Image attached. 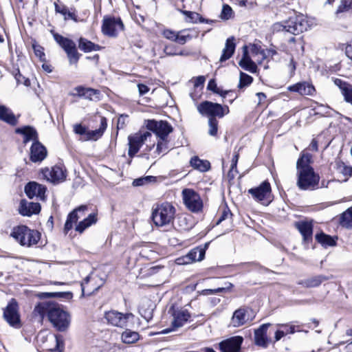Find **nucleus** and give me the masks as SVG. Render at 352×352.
<instances>
[{"label":"nucleus","mask_w":352,"mask_h":352,"mask_svg":"<svg viewBox=\"0 0 352 352\" xmlns=\"http://www.w3.org/2000/svg\"><path fill=\"white\" fill-rule=\"evenodd\" d=\"M34 313L39 315L42 318L47 316L53 327L58 331H66L70 325V314L54 301L39 302L35 306Z\"/></svg>","instance_id":"1"},{"label":"nucleus","mask_w":352,"mask_h":352,"mask_svg":"<svg viewBox=\"0 0 352 352\" xmlns=\"http://www.w3.org/2000/svg\"><path fill=\"white\" fill-rule=\"evenodd\" d=\"M312 163V155L302 152L296 162V185L300 190H312L318 185L320 177L315 173Z\"/></svg>","instance_id":"2"},{"label":"nucleus","mask_w":352,"mask_h":352,"mask_svg":"<svg viewBox=\"0 0 352 352\" xmlns=\"http://www.w3.org/2000/svg\"><path fill=\"white\" fill-rule=\"evenodd\" d=\"M308 26L307 20L302 14H300L290 17L283 23H276L274 24L273 28L276 31H285L294 35H298L306 31Z\"/></svg>","instance_id":"3"},{"label":"nucleus","mask_w":352,"mask_h":352,"mask_svg":"<svg viewBox=\"0 0 352 352\" xmlns=\"http://www.w3.org/2000/svg\"><path fill=\"white\" fill-rule=\"evenodd\" d=\"M175 214V207L168 202H164L153 208L151 217L155 226H164L173 222Z\"/></svg>","instance_id":"4"},{"label":"nucleus","mask_w":352,"mask_h":352,"mask_svg":"<svg viewBox=\"0 0 352 352\" xmlns=\"http://www.w3.org/2000/svg\"><path fill=\"white\" fill-rule=\"evenodd\" d=\"M11 236L21 245L32 246L36 245L40 240V233L34 230H30L25 226L14 228Z\"/></svg>","instance_id":"5"},{"label":"nucleus","mask_w":352,"mask_h":352,"mask_svg":"<svg viewBox=\"0 0 352 352\" xmlns=\"http://www.w3.org/2000/svg\"><path fill=\"white\" fill-rule=\"evenodd\" d=\"M50 32L53 35L55 41L66 53L69 64L76 65L81 54L78 52L75 42L55 32L54 30H51Z\"/></svg>","instance_id":"6"},{"label":"nucleus","mask_w":352,"mask_h":352,"mask_svg":"<svg viewBox=\"0 0 352 352\" xmlns=\"http://www.w3.org/2000/svg\"><path fill=\"white\" fill-rule=\"evenodd\" d=\"M197 111L202 116L215 118L216 117L221 118L230 112L228 106L221 105V104L208 100L201 102L197 106Z\"/></svg>","instance_id":"7"},{"label":"nucleus","mask_w":352,"mask_h":352,"mask_svg":"<svg viewBox=\"0 0 352 352\" xmlns=\"http://www.w3.org/2000/svg\"><path fill=\"white\" fill-rule=\"evenodd\" d=\"M146 127L148 130L154 133L158 139L166 140L168 135L173 132V128L166 120H148Z\"/></svg>","instance_id":"8"},{"label":"nucleus","mask_w":352,"mask_h":352,"mask_svg":"<svg viewBox=\"0 0 352 352\" xmlns=\"http://www.w3.org/2000/svg\"><path fill=\"white\" fill-rule=\"evenodd\" d=\"M124 26L120 18L105 16L102 20V32L104 35L116 37L119 31L124 30Z\"/></svg>","instance_id":"9"},{"label":"nucleus","mask_w":352,"mask_h":352,"mask_svg":"<svg viewBox=\"0 0 352 352\" xmlns=\"http://www.w3.org/2000/svg\"><path fill=\"white\" fill-rule=\"evenodd\" d=\"M183 200L186 208L192 212H199L203 208V201L199 195L192 189L182 191Z\"/></svg>","instance_id":"10"},{"label":"nucleus","mask_w":352,"mask_h":352,"mask_svg":"<svg viewBox=\"0 0 352 352\" xmlns=\"http://www.w3.org/2000/svg\"><path fill=\"white\" fill-rule=\"evenodd\" d=\"M3 318L12 327L19 328L21 327L19 306L16 300L12 298L3 310Z\"/></svg>","instance_id":"11"},{"label":"nucleus","mask_w":352,"mask_h":352,"mask_svg":"<svg viewBox=\"0 0 352 352\" xmlns=\"http://www.w3.org/2000/svg\"><path fill=\"white\" fill-rule=\"evenodd\" d=\"M133 317V315L131 313L122 314L116 310H110L104 313V318L107 324L120 328H125L129 319Z\"/></svg>","instance_id":"12"},{"label":"nucleus","mask_w":352,"mask_h":352,"mask_svg":"<svg viewBox=\"0 0 352 352\" xmlns=\"http://www.w3.org/2000/svg\"><path fill=\"white\" fill-rule=\"evenodd\" d=\"M271 186L267 181L263 182L258 187L248 190V193L258 201H265L268 204L271 201Z\"/></svg>","instance_id":"13"},{"label":"nucleus","mask_w":352,"mask_h":352,"mask_svg":"<svg viewBox=\"0 0 352 352\" xmlns=\"http://www.w3.org/2000/svg\"><path fill=\"white\" fill-rule=\"evenodd\" d=\"M43 174L48 181L54 184L64 182L67 177L66 169L61 164H56L50 169L47 168L43 169Z\"/></svg>","instance_id":"14"},{"label":"nucleus","mask_w":352,"mask_h":352,"mask_svg":"<svg viewBox=\"0 0 352 352\" xmlns=\"http://www.w3.org/2000/svg\"><path fill=\"white\" fill-rule=\"evenodd\" d=\"M151 135L150 132L144 133H135L133 135L129 136V157H133L139 151L140 147L143 145L148 137Z\"/></svg>","instance_id":"15"},{"label":"nucleus","mask_w":352,"mask_h":352,"mask_svg":"<svg viewBox=\"0 0 352 352\" xmlns=\"http://www.w3.org/2000/svg\"><path fill=\"white\" fill-rule=\"evenodd\" d=\"M243 338L241 336H233L221 341L219 344L221 352H241Z\"/></svg>","instance_id":"16"},{"label":"nucleus","mask_w":352,"mask_h":352,"mask_svg":"<svg viewBox=\"0 0 352 352\" xmlns=\"http://www.w3.org/2000/svg\"><path fill=\"white\" fill-rule=\"evenodd\" d=\"M173 320L172 321V328L165 329L162 333H168L179 327H182L190 317V313L185 309L175 310L173 313Z\"/></svg>","instance_id":"17"},{"label":"nucleus","mask_w":352,"mask_h":352,"mask_svg":"<svg viewBox=\"0 0 352 352\" xmlns=\"http://www.w3.org/2000/svg\"><path fill=\"white\" fill-rule=\"evenodd\" d=\"M87 210V206L81 205L75 208L68 214L64 226V232L65 234L68 233V232L73 228L74 223H76L82 215H85V212Z\"/></svg>","instance_id":"18"},{"label":"nucleus","mask_w":352,"mask_h":352,"mask_svg":"<svg viewBox=\"0 0 352 352\" xmlns=\"http://www.w3.org/2000/svg\"><path fill=\"white\" fill-rule=\"evenodd\" d=\"M75 94H72L73 96L84 98L89 100H99L100 91L98 89L85 87L83 86H78L74 88Z\"/></svg>","instance_id":"19"},{"label":"nucleus","mask_w":352,"mask_h":352,"mask_svg":"<svg viewBox=\"0 0 352 352\" xmlns=\"http://www.w3.org/2000/svg\"><path fill=\"white\" fill-rule=\"evenodd\" d=\"M47 149L40 142H33L30 148V160L34 163L41 162L47 157Z\"/></svg>","instance_id":"20"},{"label":"nucleus","mask_w":352,"mask_h":352,"mask_svg":"<svg viewBox=\"0 0 352 352\" xmlns=\"http://www.w3.org/2000/svg\"><path fill=\"white\" fill-rule=\"evenodd\" d=\"M295 227L301 234L304 242L309 243L312 241L313 223L311 221H300L295 223Z\"/></svg>","instance_id":"21"},{"label":"nucleus","mask_w":352,"mask_h":352,"mask_svg":"<svg viewBox=\"0 0 352 352\" xmlns=\"http://www.w3.org/2000/svg\"><path fill=\"white\" fill-rule=\"evenodd\" d=\"M287 89L289 91L296 92L302 96H313L316 92L314 85L306 81L291 85L287 87Z\"/></svg>","instance_id":"22"},{"label":"nucleus","mask_w":352,"mask_h":352,"mask_svg":"<svg viewBox=\"0 0 352 352\" xmlns=\"http://www.w3.org/2000/svg\"><path fill=\"white\" fill-rule=\"evenodd\" d=\"M270 326V323L263 324L254 331V342L257 346L266 348L269 344L267 337V331Z\"/></svg>","instance_id":"23"},{"label":"nucleus","mask_w":352,"mask_h":352,"mask_svg":"<svg viewBox=\"0 0 352 352\" xmlns=\"http://www.w3.org/2000/svg\"><path fill=\"white\" fill-rule=\"evenodd\" d=\"M334 84L338 87L344 100L352 105V84L345 82L340 78L333 80Z\"/></svg>","instance_id":"24"},{"label":"nucleus","mask_w":352,"mask_h":352,"mask_svg":"<svg viewBox=\"0 0 352 352\" xmlns=\"http://www.w3.org/2000/svg\"><path fill=\"white\" fill-rule=\"evenodd\" d=\"M41 205L38 203H28L25 199L21 201L19 212L23 216L30 217L33 214H38L41 211Z\"/></svg>","instance_id":"25"},{"label":"nucleus","mask_w":352,"mask_h":352,"mask_svg":"<svg viewBox=\"0 0 352 352\" xmlns=\"http://www.w3.org/2000/svg\"><path fill=\"white\" fill-rule=\"evenodd\" d=\"M15 133L24 136L23 142L25 144L30 141H33L34 142H38V133L33 126H24L23 127L16 128Z\"/></svg>","instance_id":"26"},{"label":"nucleus","mask_w":352,"mask_h":352,"mask_svg":"<svg viewBox=\"0 0 352 352\" xmlns=\"http://www.w3.org/2000/svg\"><path fill=\"white\" fill-rule=\"evenodd\" d=\"M330 278H331L329 276L320 274L307 279L300 280L298 282V285H302L305 288L317 287L320 286L322 283L328 280Z\"/></svg>","instance_id":"27"},{"label":"nucleus","mask_w":352,"mask_h":352,"mask_svg":"<svg viewBox=\"0 0 352 352\" xmlns=\"http://www.w3.org/2000/svg\"><path fill=\"white\" fill-rule=\"evenodd\" d=\"M247 309L245 307H240L235 310L231 318V324L234 327H239L244 325L247 320Z\"/></svg>","instance_id":"28"},{"label":"nucleus","mask_w":352,"mask_h":352,"mask_svg":"<svg viewBox=\"0 0 352 352\" xmlns=\"http://www.w3.org/2000/svg\"><path fill=\"white\" fill-rule=\"evenodd\" d=\"M0 120L11 126H16L18 123V120L11 109L1 104H0Z\"/></svg>","instance_id":"29"},{"label":"nucleus","mask_w":352,"mask_h":352,"mask_svg":"<svg viewBox=\"0 0 352 352\" xmlns=\"http://www.w3.org/2000/svg\"><path fill=\"white\" fill-rule=\"evenodd\" d=\"M239 65L245 70L249 71L252 73L256 72V65L249 57L246 46L243 47V57L239 61Z\"/></svg>","instance_id":"30"},{"label":"nucleus","mask_w":352,"mask_h":352,"mask_svg":"<svg viewBox=\"0 0 352 352\" xmlns=\"http://www.w3.org/2000/svg\"><path fill=\"white\" fill-rule=\"evenodd\" d=\"M234 38L230 37L226 40V45L223 50L222 54L219 60L221 62L226 61L229 59L234 52L236 45L234 42Z\"/></svg>","instance_id":"31"},{"label":"nucleus","mask_w":352,"mask_h":352,"mask_svg":"<svg viewBox=\"0 0 352 352\" xmlns=\"http://www.w3.org/2000/svg\"><path fill=\"white\" fill-rule=\"evenodd\" d=\"M78 48L85 53H88L93 51H99L101 47L85 38L81 37L78 40Z\"/></svg>","instance_id":"32"},{"label":"nucleus","mask_w":352,"mask_h":352,"mask_svg":"<svg viewBox=\"0 0 352 352\" xmlns=\"http://www.w3.org/2000/svg\"><path fill=\"white\" fill-rule=\"evenodd\" d=\"M93 282H95V278L90 276H87L84 279L83 282H82V283H81L82 296H85L86 295L90 296V295L94 294L95 292H98V289L102 286V284H101L100 285L94 287V288L93 289L91 288H89V283H93Z\"/></svg>","instance_id":"33"},{"label":"nucleus","mask_w":352,"mask_h":352,"mask_svg":"<svg viewBox=\"0 0 352 352\" xmlns=\"http://www.w3.org/2000/svg\"><path fill=\"white\" fill-rule=\"evenodd\" d=\"M209 243H206L204 248L197 247L191 250L188 253V256L192 262L201 261L205 257L206 250L208 248Z\"/></svg>","instance_id":"34"},{"label":"nucleus","mask_w":352,"mask_h":352,"mask_svg":"<svg viewBox=\"0 0 352 352\" xmlns=\"http://www.w3.org/2000/svg\"><path fill=\"white\" fill-rule=\"evenodd\" d=\"M97 221L96 214L91 213L89 216L80 221L76 226L75 230L79 233H82L84 230L91 226L92 224L96 223Z\"/></svg>","instance_id":"35"},{"label":"nucleus","mask_w":352,"mask_h":352,"mask_svg":"<svg viewBox=\"0 0 352 352\" xmlns=\"http://www.w3.org/2000/svg\"><path fill=\"white\" fill-rule=\"evenodd\" d=\"M107 126V119L104 117L100 119V127L96 130L89 131L87 132V137L89 139L96 140L100 138L104 133Z\"/></svg>","instance_id":"36"},{"label":"nucleus","mask_w":352,"mask_h":352,"mask_svg":"<svg viewBox=\"0 0 352 352\" xmlns=\"http://www.w3.org/2000/svg\"><path fill=\"white\" fill-rule=\"evenodd\" d=\"M315 238L317 242L321 244L324 248L332 247L336 245V241L334 238H333L330 235L324 234L322 232L316 234Z\"/></svg>","instance_id":"37"},{"label":"nucleus","mask_w":352,"mask_h":352,"mask_svg":"<svg viewBox=\"0 0 352 352\" xmlns=\"http://www.w3.org/2000/svg\"><path fill=\"white\" fill-rule=\"evenodd\" d=\"M190 164L195 169L201 172H205L209 170L210 167V162L207 160H201L198 157L195 156L191 158Z\"/></svg>","instance_id":"38"},{"label":"nucleus","mask_w":352,"mask_h":352,"mask_svg":"<svg viewBox=\"0 0 352 352\" xmlns=\"http://www.w3.org/2000/svg\"><path fill=\"white\" fill-rule=\"evenodd\" d=\"M340 224L347 229L352 228V206L341 214Z\"/></svg>","instance_id":"39"},{"label":"nucleus","mask_w":352,"mask_h":352,"mask_svg":"<svg viewBox=\"0 0 352 352\" xmlns=\"http://www.w3.org/2000/svg\"><path fill=\"white\" fill-rule=\"evenodd\" d=\"M38 296L40 298H71L72 297V294L71 292H42L38 294Z\"/></svg>","instance_id":"40"},{"label":"nucleus","mask_w":352,"mask_h":352,"mask_svg":"<svg viewBox=\"0 0 352 352\" xmlns=\"http://www.w3.org/2000/svg\"><path fill=\"white\" fill-rule=\"evenodd\" d=\"M139 334L138 332L126 330L122 333V340L126 344H132L138 341Z\"/></svg>","instance_id":"41"},{"label":"nucleus","mask_w":352,"mask_h":352,"mask_svg":"<svg viewBox=\"0 0 352 352\" xmlns=\"http://www.w3.org/2000/svg\"><path fill=\"white\" fill-rule=\"evenodd\" d=\"M181 12L186 16V21L188 22L197 23L198 21L204 22V21L203 17L197 12L187 10H181Z\"/></svg>","instance_id":"42"},{"label":"nucleus","mask_w":352,"mask_h":352,"mask_svg":"<svg viewBox=\"0 0 352 352\" xmlns=\"http://www.w3.org/2000/svg\"><path fill=\"white\" fill-rule=\"evenodd\" d=\"M36 188H40V184L35 182H30L25 186V192L27 197L32 199L36 196Z\"/></svg>","instance_id":"43"},{"label":"nucleus","mask_w":352,"mask_h":352,"mask_svg":"<svg viewBox=\"0 0 352 352\" xmlns=\"http://www.w3.org/2000/svg\"><path fill=\"white\" fill-rule=\"evenodd\" d=\"M54 7H55V11L56 13H60L63 16H65V19H66V16H67L68 18L73 19L74 14L72 12H70L67 8V7L64 5L62 3H54Z\"/></svg>","instance_id":"44"},{"label":"nucleus","mask_w":352,"mask_h":352,"mask_svg":"<svg viewBox=\"0 0 352 352\" xmlns=\"http://www.w3.org/2000/svg\"><path fill=\"white\" fill-rule=\"evenodd\" d=\"M253 81V78L243 72L240 74L239 83L238 85L239 88H243L244 87L250 85Z\"/></svg>","instance_id":"45"},{"label":"nucleus","mask_w":352,"mask_h":352,"mask_svg":"<svg viewBox=\"0 0 352 352\" xmlns=\"http://www.w3.org/2000/svg\"><path fill=\"white\" fill-rule=\"evenodd\" d=\"M208 134L211 136H215L218 131V121L215 118H209L208 119Z\"/></svg>","instance_id":"46"},{"label":"nucleus","mask_w":352,"mask_h":352,"mask_svg":"<svg viewBox=\"0 0 352 352\" xmlns=\"http://www.w3.org/2000/svg\"><path fill=\"white\" fill-rule=\"evenodd\" d=\"M169 141L168 140V138L166 140H160L159 139L157 143V148L155 152L160 155L162 153H166L168 149V144Z\"/></svg>","instance_id":"47"},{"label":"nucleus","mask_w":352,"mask_h":352,"mask_svg":"<svg viewBox=\"0 0 352 352\" xmlns=\"http://www.w3.org/2000/svg\"><path fill=\"white\" fill-rule=\"evenodd\" d=\"M232 287H233V285L232 283H229V286L226 287H218V288L214 289H204V290H202L201 294L203 295H213V294H217L219 292H226L228 289H230V288H232Z\"/></svg>","instance_id":"48"},{"label":"nucleus","mask_w":352,"mask_h":352,"mask_svg":"<svg viewBox=\"0 0 352 352\" xmlns=\"http://www.w3.org/2000/svg\"><path fill=\"white\" fill-rule=\"evenodd\" d=\"M154 180V177L153 176H146L145 177H140L133 180V186H141L144 184H148L151 181Z\"/></svg>","instance_id":"49"},{"label":"nucleus","mask_w":352,"mask_h":352,"mask_svg":"<svg viewBox=\"0 0 352 352\" xmlns=\"http://www.w3.org/2000/svg\"><path fill=\"white\" fill-rule=\"evenodd\" d=\"M186 30H182V31L178 32L175 42H176V43H179L180 45H184L188 41H189V40H190L192 38V36L190 34L179 35V33H183Z\"/></svg>","instance_id":"50"},{"label":"nucleus","mask_w":352,"mask_h":352,"mask_svg":"<svg viewBox=\"0 0 352 352\" xmlns=\"http://www.w3.org/2000/svg\"><path fill=\"white\" fill-rule=\"evenodd\" d=\"M232 216V214L231 213L230 209L227 207H225L223 209V211H222V213L221 214V217H219V219H218V221H217V225H219L220 223H221L223 221L228 219V218H231V217Z\"/></svg>","instance_id":"51"},{"label":"nucleus","mask_w":352,"mask_h":352,"mask_svg":"<svg viewBox=\"0 0 352 352\" xmlns=\"http://www.w3.org/2000/svg\"><path fill=\"white\" fill-rule=\"evenodd\" d=\"M232 10L228 5H224L222 8L221 17L224 19H228L232 15Z\"/></svg>","instance_id":"52"},{"label":"nucleus","mask_w":352,"mask_h":352,"mask_svg":"<svg viewBox=\"0 0 352 352\" xmlns=\"http://www.w3.org/2000/svg\"><path fill=\"white\" fill-rule=\"evenodd\" d=\"M35 55L40 58L41 61L45 60V54L43 52V48L40 45H33Z\"/></svg>","instance_id":"53"},{"label":"nucleus","mask_w":352,"mask_h":352,"mask_svg":"<svg viewBox=\"0 0 352 352\" xmlns=\"http://www.w3.org/2000/svg\"><path fill=\"white\" fill-rule=\"evenodd\" d=\"M339 170L344 176L352 175V167L346 166L344 163H342L338 166Z\"/></svg>","instance_id":"54"},{"label":"nucleus","mask_w":352,"mask_h":352,"mask_svg":"<svg viewBox=\"0 0 352 352\" xmlns=\"http://www.w3.org/2000/svg\"><path fill=\"white\" fill-rule=\"evenodd\" d=\"M178 32H176L175 31H173L171 30H164L162 32L163 36L170 41H175V38L177 36Z\"/></svg>","instance_id":"55"},{"label":"nucleus","mask_w":352,"mask_h":352,"mask_svg":"<svg viewBox=\"0 0 352 352\" xmlns=\"http://www.w3.org/2000/svg\"><path fill=\"white\" fill-rule=\"evenodd\" d=\"M164 52L167 56H177V50L173 45L165 46Z\"/></svg>","instance_id":"56"},{"label":"nucleus","mask_w":352,"mask_h":352,"mask_svg":"<svg viewBox=\"0 0 352 352\" xmlns=\"http://www.w3.org/2000/svg\"><path fill=\"white\" fill-rule=\"evenodd\" d=\"M252 53L255 54L257 56H262V59H265L267 58V54L265 50L261 49V47H258L256 45L253 46Z\"/></svg>","instance_id":"57"},{"label":"nucleus","mask_w":352,"mask_h":352,"mask_svg":"<svg viewBox=\"0 0 352 352\" xmlns=\"http://www.w3.org/2000/svg\"><path fill=\"white\" fill-rule=\"evenodd\" d=\"M21 77H22L21 74L19 70L17 69L16 73L14 74V78L18 84H23L25 86H29L30 85V80L28 78H25L23 80H21Z\"/></svg>","instance_id":"58"},{"label":"nucleus","mask_w":352,"mask_h":352,"mask_svg":"<svg viewBox=\"0 0 352 352\" xmlns=\"http://www.w3.org/2000/svg\"><path fill=\"white\" fill-rule=\"evenodd\" d=\"M191 263H192V260L191 259L190 260V258H189L188 254L186 255H185L182 257H179L177 259V263L179 265H186V264H189Z\"/></svg>","instance_id":"59"},{"label":"nucleus","mask_w":352,"mask_h":352,"mask_svg":"<svg viewBox=\"0 0 352 352\" xmlns=\"http://www.w3.org/2000/svg\"><path fill=\"white\" fill-rule=\"evenodd\" d=\"M127 116L121 115L118 120L117 128L118 129H123L125 126L126 120L127 118Z\"/></svg>","instance_id":"60"},{"label":"nucleus","mask_w":352,"mask_h":352,"mask_svg":"<svg viewBox=\"0 0 352 352\" xmlns=\"http://www.w3.org/2000/svg\"><path fill=\"white\" fill-rule=\"evenodd\" d=\"M74 131L76 134L84 135L86 133V129L80 124H75L74 126Z\"/></svg>","instance_id":"61"},{"label":"nucleus","mask_w":352,"mask_h":352,"mask_svg":"<svg viewBox=\"0 0 352 352\" xmlns=\"http://www.w3.org/2000/svg\"><path fill=\"white\" fill-rule=\"evenodd\" d=\"M51 339L53 342L56 343V345L54 349H50L51 351H59L61 352L60 349V340L57 336H52Z\"/></svg>","instance_id":"62"},{"label":"nucleus","mask_w":352,"mask_h":352,"mask_svg":"<svg viewBox=\"0 0 352 352\" xmlns=\"http://www.w3.org/2000/svg\"><path fill=\"white\" fill-rule=\"evenodd\" d=\"M207 88L208 89L212 91L215 94L216 92L218 91V89H219L217 87L215 80L214 79H211L209 81Z\"/></svg>","instance_id":"63"},{"label":"nucleus","mask_w":352,"mask_h":352,"mask_svg":"<svg viewBox=\"0 0 352 352\" xmlns=\"http://www.w3.org/2000/svg\"><path fill=\"white\" fill-rule=\"evenodd\" d=\"M46 188L45 186L40 184V188H36V196L40 198H43L45 195Z\"/></svg>","instance_id":"64"}]
</instances>
